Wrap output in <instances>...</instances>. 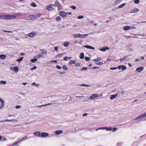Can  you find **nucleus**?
<instances>
[{"instance_id":"1","label":"nucleus","mask_w":146,"mask_h":146,"mask_svg":"<svg viewBox=\"0 0 146 146\" xmlns=\"http://www.w3.org/2000/svg\"><path fill=\"white\" fill-rule=\"evenodd\" d=\"M21 14L20 13H15L13 15H3L2 17L3 19H15L17 17L21 16Z\"/></svg>"},{"instance_id":"2","label":"nucleus","mask_w":146,"mask_h":146,"mask_svg":"<svg viewBox=\"0 0 146 146\" xmlns=\"http://www.w3.org/2000/svg\"><path fill=\"white\" fill-rule=\"evenodd\" d=\"M146 117V112L140 115L138 117L135 118V120H137L138 119L140 120H143V119H144Z\"/></svg>"},{"instance_id":"3","label":"nucleus","mask_w":146,"mask_h":146,"mask_svg":"<svg viewBox=\"0 0 146 146\" xmlns=\"http://www.w3.org/2000/svg\"><path fill=\"white\" fill-rule=\"evenodd\" d=\"M136 29L134 26L131 27L129 26H126L123 27V30L125 31H127L130 29Z\"/></svg>"},{"instance_id":"4","label":"nucleus","mask_w":146,"mask_h":146,"mask_svg":"<svg viewBox=\"0 0 146 146\" xmlns=\"http://www.w3.org/2000/svg\"><path fill=\"white\" fill-rule=\"evenodd\" d=\"M46 54L47 52L46 51H44L36 55V58H39L42 57L43 55Z\"/></svg>"},{"instance_id":"5","label":"nucleus","mask_w":146,"mask_h":146,"mask_svg":"<svg viewBox=\"0 0 146 146\" xmlns=\"http://www.w3.org/2000/svg\"><path fill=\"white\" fill-rule=\"evenodd\" d=\"M53 7H54V5L50 4L47 6L46 7V9L49 11H51L54 9L52 8Z\"/></svg>"},{"instance_id":"6","label":"nucleus","mask_w":146,"mask_h":146,"mask_svg":"<svg viewBox=\"0 0 146 146\" xmlns=\"http://www.w3.org/2000/svg\"><path fill=\"white\" fill-rule=\"evenodd\" d=\"M37 33L36 32H32L28 34V36L31 38H33L36 35Z\"/></svg>"},{"instance_id":"7","label":"nucleus","mask_w":146,"mask_h":146,"mask_svg":"<svg viewBox=\"0 0 146 146\" xmlns=\"http://www.w3.org/2000/svg\"><path fill=\"white\" fill-rule=\"evenodd\" d=\"M59 14L61 17H65L67 16V14L66 12L62 11H60Z\"/></svg>"},{"instance_id":"8","label":"nucleus","mask_w":146,"mask_h":146,"mask_svg":"<svg viewBox=\"0 0 146 146\" xmlns=\"http://www.w3.org/2000/svg\"><path fill=\"white\" fill-rule=\"evenodd\" d=\"M123 0H115V2L113 4L114 6H116L119 4Z\"/></svg>"},{"instance_id":"9","label":"nucleus","mask_w":146,"mask_h":146,"mask_svg":"<svg viewBox=\"0 0 146 146\" xmlns=\"http://www.w3.org/2000/svg\"><path fill=\"white\" fill-rule=\"evenodd\" d=\"M36 16L35 15H30L28 16V18L30 20H34L36 19Z\"/></svg>"},{"instance_id":"10","label":"nucleus","mask_w":146,"mask_h":146,"mask_svg":"<svg viewBox=\"0 0 146 146\" xmlns=\"http://www.w3.org/2000/svg\"><path fill=\"white\" fill-rule=\"evenodd\" d=\"M144 69L143 68V67H140L137 68H136V71L137 72L140 73Z\"/></svg>"},{"instance_id":"11","label":"nucleus","mask_w":146,"mask_h":146,"mask_svg":"<svg viewBox=\"0 0 146 146\" xmlns=\"http://www.w3.org/2000/svg\"><path fill=\"white\" fill-rule=\"evenodd\" d=\"M117 68L119 70H121V69L123 70L126 69L127 67L125 65H120L118 66Z\"/></svg>"},{"instance_id":"12","label":"nucleus","mask_w":146,"mask_h":146,"mask_svg":"<svg viewBox=\"0 0 146 146\" xmlns=\"http://www.w3.org/2000/svg\"><path fill=\"white\" fill-rule=\"evenodd\" d=\"M139 11V9L136 8H135L131 10L130 13H136Z\"/></svg>"},{"instance_id":"13","label":"nucleus","mask_w":146,"mask_h":146,"mask_svg":"<svg viewBox=\"0 0 146 146\" xmlns=\"http://www.w3.org/2000/svg\"><path fill=\"white\" fill-rule=\"evenodd\" d=\"M40 135L41 137H46L48 136V133L46 132H42Z\"/></svg>"},{"instance_id":"14","label":"nucleus","mask_w":146,"mask_h":146,"mask_svg":"<svg viewBox=\"0 0 146 146\" xmlns=\"http://www.w3.org/2000/svg\"><path fill=\"white\" fill-rule=\"evenodd\" d=\"M109 48L108 47H105L104 48H100L99 50L105 52L107 50H109Z\"/></svg>"},{"instance_id":"15","label":"nucleus","mask_w":146,"mask_h":146,"mask_svg":"<svg viewBox=\"0 0 146 146\" xmlns=\"http://www.w3.org/2000/svg\"><path fill=\"white\" fill-rule=\"evenodd\" d=\"M128 57V56H124L122 58H121L119 59L120 61L121 62L124 61L125 60H127V58Z\"/></svg>"},{"instance_id":"16","label":"nucleus","mask_w":146,"mask_h":146,"mask_svg":"<svg viewBox=\"0 0 146 146\" xmlns=\"http://www.w3.org/2000/svg\"><path fill=\"white\" fill-rule=\"evenodd\" d=\"M98 97V95L97 94H94L91 95L90 97L91 99H93L95 98Z\"/></svg>"},{"instance_id":"17","label":"nucleus","mask_w":146,"mask_h":146,"mask_svg":"<svg viewBox=\"0 0 146 146\" xmlns=\"http://www.w3.org/2000/svg\"><path fill=\"white\" fill-rule=\"evenodd\" d=\"M34 135L36 137H41V133L40 132H36L33 133Z\"/></svg>"},{"instance_id":"18","label":"nucleus","mask_w":146,"mask_h":146,"mask_svg":"<svg viewBox=\"0 0 146 146\" xmlns=\"http://www.w3.org/2000/svg\"><path fill=\"white\" fill-rule=\"evenodd\" d=\"M84 47L85 48L89 49L94 50L95 49L94 47L89 45H85L84 46Z\"/></svg>"},{"instance_id":"19","label":"nucleus","mask_w":146,"mask_h":146,"mask_svg":"<svg viewBox=\"0 0 146 146\" xmlns=\"http://www.w3.org/2000/svg\"><path fill=\"white\" fill-rule=\"evenodd\" d=\"M63 132L62 130H57L55 131V133L56 135H59L62 134Z\"/></svg>"},{"instance_id":"20","label":"nucleus","mask_w":146,"mask_h":146,"mask_svg":"<svg viewBox=\"0 0 146 146\" xmlns=\"http://www.w3.org/2000/svg\"><path fill=\"white\" fill-rule=\"evenodd\" d=\"M106 129L108 131H111L112 130V127H103V129Z\"/></svg>"},{"instance_id":"21","label":"nucleus","mask_w":146,"mask_h":146,"mask_svg":"<svg viewBox=\"0 0 146 146\" xmlns=\"http://www.w3.org/2000/svg\"><path fill=\"white\" fill-rule=\"evenodd\" d=\"M117 94H116L114 95H112L111 96L110 98L111 100H112L114 99L117 96Z\"/></svg>"},{"instance_id":"22","label":"nucleus","mask_w":146,"mask_h":146,"mask_svg":"<svg viewBox=\"0 0 146 146\" xmlns=\"http://www.w3.org/2000/svg\"><path fill=\"white\" fill-rule=\"evenodd\" d=\"M6 56V55L2 54L0 55V58L1 59H5Z\"/></svg>"},{"instance_id":"23","label":"nucleus","mask_w":146,"mask_h":146,"mask_svg":"<svg viewBox=\"0 0 146 146\" xmlns=\"http://www.w3.org/2000/svg\"><path fill=\"white\" fill-rule=\"evenodd\" d=\"M28 138L27 137V136H26V137L21 139L20 140H19V141L21 143V142L26 140Z\"/></svg>"},{"instance_id":"24","label":"nucleus","mask_w":146,"mask_h":146,"mask_svg":"<svg viewBox=\"0 0 146 146\" xmlns=\"http://www.w3.org/2000/svg\"><path fill=\"white\" fill-rule=\"evenodd\" d=\"M88 35V34H80V38H84L87 36Z\"/></svg>"},{"instance_id":"25","label":"nucleus","mask_w":146,"mask_h":146,"mask_svg":"<svg viewBox=\"0 0 146 146\" xmlns=\"http://www.w3.org/2000/svg\"><path fill=\"white\" fill-rule=\"evenodd\" d=\"M126 5V3H123L122 4H121V5H119L118 7L117 8H122V7H123L124 6H125V5Z\"/></svg>"},{"instance_id":"26","label":"nucleus","mask_w":146,"mask_h":146,"mask_svg":"<svg viewBox=\"0 0 146 146\" xmlns=\"http://www.w3.org/2000/svg\"><path fill=\"white\" fill-rule=\"evenodd\" d=\"M60 4L58 0L56 1L55 2V5L54 6L57 7Z\"/></svg>"},{"instance_id":"27","label":"nucleus","mask_w":146,"mask_h":146,"mask_svg":"<svg viewBox=\"0 0 146 146\" xmlns=\"http://www.w3.org/2000/svg\"><path fill=\"white\" fill-rule=\"evenodd\" d=\"M84 53L82 52L80 55V58L81 59H83L84 58Z\"/></svg>"},{"instance_id":"28","label":"nucleus","mask_w":146,"mask_h":146,"mask_svg":"<svg viewBox=\"0 0 146 146\" xmlns=\"http://www.w3.org/2000/svg\"><path fill=\"white\" fill-rule=\"evenodd\" d=\"M31 85L32 86H35L37 87H38L40 85L39 84H36L35 82H34L31 84Z\"/></svg>"},{"instance_id":"29","label":"nucleus","mask_w":146,"mask_h":146,"mask_svg":"<svg viewBox=\"0 0 146 146\" xmlns=\"http://www.w3.org/2000/svg\"><path fill=\"white\" fill-rule=\"evenodd\" d=\"M13 70L15 72H17L19 71V68L17 66H15L13 67Z\"/></svg>"},{"instance_id":"30","label":"nucleus","mask_w":146,"mask_h":146,"mask_svg":"<svg viewBox=\"0 0 146 146\" xmlns=\"http://www.w3.org/2000/svg\"><path fill=\"white\" fill-rule=\"evenodd\" d=\"M20 143V142L18 140L17 141H16L13 144V145H14V146L15 145H18V144Z\"/></svg>"},{"instance_id":"31","label":"nucleus","mask_w":146,"mask_h":146,"mask_svg":"<svg viewBox=\"0 0 146 146\" xmlns=\"http://www.w3.org/2000/svg\"><path fill=\"white\" fill-rule=\"evenodd\" d=\"M69 44V42L68 41L65 42L64 44V46L65 47L68 46Z\"/></svg>"},{"instance_id":"32","label":"nucleus","mask_w":146,"mask_h":146,"mask_svg":"<svg viewBox=\"0 0 146 146\" xmlns=\"http://www.w3.org/2000/svg\"><path fill=\"white\" fill-rule=\"evenodd\" d=\"M101 58L100 57H98L96 59H95L94 60V61L95 62H98L99 61L101 60Z\"/></svg>"},{"instance_id":"33","label":"nucleus","mask_w":146,"mask_h":146,"mask_svg":"<svg viewBox=\"0 0 146 146\" xmlns=\"http://www.w3.org/2000/svg\"><path fill=\"white\" fill-rule=\"evenodd\" d=\"M23 58V57H21L17 59L16 60V61L18 62H20L21 61Z\"/></svg>"},{"instance_id":"34","label":"nucleus","mask_w":146,"mask_h":146,"mask_svg":"<svg viewBox=\"0 0 146 146\" xmlns=\"http://www.w3.org/2000/svg\"><path fill=\"white\" fill-rule=\"evenodd\" d=\"M0 102L1 103V105L4 106L5 103L4 100L1 98H0Z\"/></svg>"},{"instance_id":"35","label":"nucleus","mask_w":146,"mask_h":146,"mask_svg":"<svg viewBox=\"0 0 146 146\" xmlns=\"http://www.w3.org/2000/svg\"><path fill=\"white\" fill-rule=\"evenodd\" d=\"M73 36L75 37L80 38V34H74L73 35Z\"/></svg>"},{"instance_id":"36","label":"nucleus","mask_w":146,"mask_h":146,"mask_svg":"<svg viewBox=\"0 0 146 146\" xmlns=\"http://www.w3.org/2000/svg\"><path fill=\"white\" fill-rule=\"evenodd\" d=\"M76 61L74 60H71L69 62V64H75L76 63Z\"/></svg>"},{"instance_id":"37","label":"nucleus","mask_w":146,"mask_h":146,"mask_svg":"<svg viewBox=\"0 0 146 146\" xmlns=\"http://www.w3.org/2000/svg\"><path fill=\"white\" fill-rule=\"evenodd\" d=\"M37 58H33V59H31V62H33V63H34L36 61H37Z\"/></svg>"},{"instance_id":"38","label":"nucleus","mask_w":146,"mask_h":146,"mask_svg":"<svg viewBox=\"0 0 146 146\" xmlns=\"http://www.w3.org/2000/svg\"><path fill=\"white\" fill-rule=\"evenodd\" d=\"M0 83L1 84L5 85L7 83V82L5 81L1 80L0 81Z\"/></svg>"},{"instance_id":"39","label":"nucleus","mask_w":146,"mask_h":146,"mask_svg":"<svg viewBox=\"0 0 146 146\" xmlns=\"http://www.w3.org/2000/svg\"><path fill=\"white\" fill-rule=\"evenodd\" d=\"M79 85L82 87H89L90 86L88 85L84 84H81L80 85Z\"/></svg>"},{"instance_id":"40","label":"nucleus","mask_w":146,"mask_h":146,"mask_svg":"<svg viewBox=\"0 0 146 146\" xmlns=\"http://www.w3.org/2000/svg\"><path fill=\"white\" fill-rule=\"evenodd\" d=\"M31 6L35 7H36V4L34 2L32 3L31 4Z\"/></svg>"},{"instance_id":"41","label":"nucleus","mask_w":146,"mask_h":146,"mask_svg":"<svg viewBox=\"0 0 146 146\" xmlns=\"http://www.w3.org/2000/svg\"><path fill=\"white\" fill-rule=\"evenodd\" d=\"M88 70V68L87 67H84L80 69L82 71H86Z\"/></svg>"},{"instance_id":"42","label":"nucleus","mask_w":146,"mask_h":146,"mask_svg":"<svg viewBox=\"0 0 146 146\" xmlns=\"http://www.w3.org/2000/svg\"><path fill=\"white\" fill-rule=\"evenodd\" d=\"M52 104L51 103H48V104H45L44 105L39 106V107H43V106H48V105H51Z\"/></svg>"},{"instance_id":"43","label":"nucleus","mask_w":146,"mask_h":146,"mask_svg":"<svg viewBox=\"0 0 146 146\" xmlns=\"http://www.w3.org/2000/svg\"><path fill=\"white\" fill-rule=\"evenodd\" d=\"M85 59L86 61H88L90 60V58L86 56L85 58Z\"/></svg>"},{"instance_id":"44","label":"nucleus","mask_w":146,"mask_h":146,"mask_svg":"<svg viewBox=\"0 0 146 146\" xmlns=\"http://www.w3.org/2000/svg\"><path fill=\"white\" fill-rule=\"evenodd\" d=\"M117 145L118 146H121L123 144V143L122 142H118L117 143Z\"/></svg>"},{"instance_id":"45","label":"nucleus","mask_w":146,"mask_h":146,"mask_svg":"<svg viewBox=\"0 0 146 146\" xmlns=\"http://www.w3.org/2000/svg\"><path fill=\"white\" fill-rule=\"evenodd\" d=\"M61 19V18L60 17L58 16L56 17V20L57 21H59Z\"/></svg>"},{"instance_id":"46","label":"nucleus","mask_w":146,"mask_h":146,"mask_svg":"<svg viewBox=\"0 0 146 146\" xmlns=\"http://www.w3.org/2000/svg\"><path fill=\"white\" fill-rule=\"evenodd\" d=\"M112 132H114L117 130V128L114 127V128H113V129H112Z\"/></svg>"},{"instance_id":"47","label":"nucleus","mask_w":146,"mask_h":146,"mask_svg":"<svg viewBox=\"0 0 146 146\" xmlns=\"http://www.w3.org/2000/svg\"><path fill=\"white\" fill-rule=\"evenodd\" d=\"M64 70H67L68 69V68L65 65H64L62 66Z\"/></svg>"},{"instance_id":"48","label":"nucleus","mask_w":146,"mask_h":146,"mask_svg":"<svg viewBox=\"0 0 146 146\" xmlns=\"http://www.w3.org/2000/svg\"><path fill=\"white\" fill-rule=\"evenodd\" d=\"M96 64L98 65H101L103 64V62H100L98 63H96Z\"/></svg>"},{"instance_id":"49","label":"nucleus","mask_w":146,"mask_h":146,"mask_svg":"<svg viewBox=\"0 0 146 146\" xmlns=\"http://www.w3.org/2000/svg\"><path fill=\"white\" fill-rule=\"evenodd\" d=\"M140 2L139 0H135L134 1V3L136 4H138Z\"/></svg>"},{"instance_id":"50","label":"nucleus","mask_w":146,"mask_h":146,"mask_svg":"<svg viewBox=\"0 0 146 146\" xmlns=\"http://www.w3.org/2000/svg\"><path fill=\"white\" fill-rule=\"evenodd\" d=\"M57 7L58 11H60L61 9V5H60Z\"/></svg>"},{"instance_id":"51","label":"nucleus","mask_w":146,"mask_h":146,"mask_svg":"<svg viewBox=\"0 0 146 146\" xmlns=\"http://www.w3.org/2000/svg\"><path fill=\"white\" fill-rule=\"evenodd\" d=\"M9 119H6L4 120L0 121V123H2L5 121H9Z\"/></svg>"},{"instance_id":"52","label":"nucleus","mask_w":146,"mask_h":146,"mask_svg":"<svg viewBox=\"0 0 146 146\" xmlns=\"http://www.w3.org/2000/svg\"><path fill=\"white\" fill-rule=\"evenodd\" d=\"M70 7L73 10H75L76 8V7L73 5L71 6Z\"/></svg>"},{"instance_id":"53","label":"nucleus","mask_w":146,"mask_h":146,"mask_svg":"<svg viewBox=\"0 0 146 146\" xmlns=\"http://www.w3.org/2000/svg\"><path fill=\"white\" fill-rule=\"evenodd\" d=\"M63 55V53H60L58 55L56 56V57H60L61 56Z\"/></svg>"},{"instance_id":"54","label":"nucleus","mask_w":146,"mask_h":146,"mask_svg":"<svg viewBox=\"0 0 146 146\" xmlns=\"http://www.w3.org/2000/svg\"><path fill=\"white\" fill-rule=\"evenodd\" d=\"M99 129H103V127H101L98 128L96 129L95 130L96 131H97Z\"/></svg>"},{"instance_id":"55","label":"nucleus","mask_w":146,"mask_h":146,"mask_svg":"<svg viewBox=\"0 0 146 146\" xmlns=\"http://www.w3.org/2000/svg\"><path fill=\"white\" fill-rule=\"evenodd\" d=\"M77 17L78 19H82L84 18V16H79Z\"/></svg>"},{"instance_id":"56","label":"nucleus","mask_w":146,"mask_h":146,"mask_svg":"<svg viewBox=\"0 0 146 146\" xmlns=\"http://www.w3.org/2000/svg\"><path fill=\"white\" fill-rule=\"evenodd\" d=\"M80 65V64L79 63H76L75 64V66L76 67L79 66Z\"/></svg>"},{"instance_id":"57","label":"nucleus","mask_w":146,"mask_h":146,"mask_svg":"<svg viewBox=\"0 0 146 146\" xmlns=\"http://www.w3.org/2000/svg\"><path fill=\"white\" fill-rule=\"evenodd\" d=\"M36 66H35L33 68H32L31 70H33L34 69H36Z\"/></svg>"},{"instance_id":"58","label":"nucleus","mask_w":146,"mask_h":146,"mask_svg":"<svg viewBox=\"0 0 146 146\" xmlns=\"http://www.w3.org/2000/svg\"><path fill=\"white\" fill-rule=\"evenodd\" d=\"M56 68L58 69H60L61 68V67L59 65H57L56 66Z\"/></svg>"},{"instance_id":"59","label":"nucleus","mask_w":146,"mask_h":146,"mask_svg":"<svg viewBox=\"0 0 146 146\" xmlns=\"http://www.w3.org/2000/svg\"><path fill=\"white\" fill-rule=\"evenodd\" d=\"M125 37L127 38H129L131 37V36H125Z\"/></svg>"},{"instance_id":"60","label":"nucleus","mask_w":146,"mask_h":146,"mask_svg":"<svg viewBox=\"0 0 146 146\" xmlns=\"http://www.w3.org/2000/svg\"><path fill=\"white\" fill-rule=\"evenodd\" d=\"M117 67H115V68H110V69L111 70H114L117 69Z\"/></svg>"},{"instance_id":"61","label":"nucleus","mask_w":146,"mask_h":146,"mask_svg":"<svg viewBox=\"0 0 146 146\" xmlns=\"http://www.w3.org/2000/svg\"><path fill=\"white\" fill-rule=\"evenodd\" d=\"M21 107V106H18V105H17V106L16 107H15V108L16 109H18L19 108H20Z\"/></svg>"},{"instance_id":"62","label":"nucleus","mask_w":146,"mask_h":146,"mask_svg":"<svg viewBox=\"0 0 146 146\" xmlns=\"http://www.w3.org/2000/svg\"><path fill=\"white\" fill-rule=\"evenodd\" d=\"M54 48L55 50L56 51H58V47L56 46L54 47Z\"/></svg>"},{"instance_id":"63","label":"nucleus","mask_w":146,"mask_h":146,"mask_svg":"<svg viewBox=\"0 0 146 146\" xmlns=\"http://www.w3.org/2000/svg\"><path fill=\"white\" fill-rule=\"evenodd\" d=\"M42 15L41 14H37L36 16V17L37 16L40 17Z\"/></svg>"},{"instance_id":"64","label":"nucleus","mask_w":146,"mask_h":146,"mask_svg":"<svg viewBox=\"0 0 146 146\" xmlns=\"http://www.w3.org/2000/svg\"><path fill=\"white\" fill-rule=\"evenodd\" d=\"M68 59V58L66 56L64 58V60L65 61H66Z\"/></svg>"}]
</instances>
